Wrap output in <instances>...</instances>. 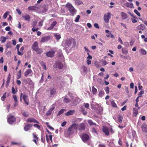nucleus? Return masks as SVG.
<instances>
[{
  "mask_svg": "<svg viewBox=\"0 0 147 147\" xmlns=\"http://www.w3.org/2000/svg\"><path fill=\"white\" fill-rule=\"evenodd\" d=\"M66 123L67 122L66 121L63 122L61 124V126L62 127L66 125Z\"/></svg>",
  "mask_w": 147,
  "mask_h": 147,
  "instance_id": "obj_61",
  "label": "nucleus"
},
{
  "mask_svg": "<svg viewBox=\"0 0 147 147\" xmlns=\"http://www.w3.org/2000/svg\"><path fill=\"white\" fill-rule=\"evenodd\" d=\"M32 49L36 52L37 54H40L43 52L42 49L39 48L38 42L35 41L32 46Z\"/></svg>",
  "mask_w": 147,
  "mask_h": 147,
  "instance_id": "obj_1",
  "label": "nucleus"
},
{
  "mask_svg": "<svg viewBox=\"0 0 147 147\" xmlns=\"http://www.w3.org/2000/svg\"><path fill=\"white\" fill-rule=\"evenodd\" d=\"M50 92V94L51 95H55L56 93V89L54 88H51Z\"/></svg>",
  "mask_w": 147,
  "mask_h": 147,
  "instance_id": "obj_21",
  "label": "nucleus"
},
{
  "mask_svg": "<svg viewBox=\"0 0 147 147\" xmlns=\"http://www.w3.org/2000/svg\"><path fill=\"white\" fill-rule=\"evenodd\" d=\"M105 90L107 94H108L109 93V91L108 87H106Z\"/></svg>",
  "mask_w": 147,
  "mask_h": 147,
  "instance_id": "obj_47",
  "label": "nucleus"
},
{
  "mask_svg": "<svg viewBox=\"0 0 147 147\" xmlns=\"http://www.w3.org/2000/svg\"><path fill=\"white\" fill-rule=\"evenodd\" d=\"M82 111L83 113V114L84 115H86L87 113V112L85 111L84 109V108H82Z\"/></svg>",
  "mask_w": 147,
  "mask_h": 147,
  "instance_id": "obj_50",
  "label": "nucleus"
},
{
  "mask_svg": "<svg viewBox=\"0 0 147 147\" xmlns=\"http://www.w3.org/2000/svg\"><path fill=\"white\" fill-rule=\"evenodd\" d=\"M6 40V38L5 37L2 36L1 37L0 40L2 43H4Z\"/></svg>",
  "mask_w": 147,
  "mask_h": 147,
  "instance_id": "obj_30",
  "label": "nucleus"
},
{
  "mask_svg": "<svg viewBox=\"0 0 147 147\" xmlns=\"http://www.w3.org/2000/svg\"><path fill=\"white\" fill-rule=\"evenodd\" d=\"M88 123L90 125H96V124L95 123H93L92 120H89L88 121Z\"/></svg>",
  "mask_w": 147,
  "mask_h": 147,
  "instance_id": "obj_36",
  "label": "nucleus"
},
{
  "mask_svg": "<svg viewBox=\"0 0 147 147\" xmlns=\"http://www.w3.org/2000/svg\"><path fill=\"white\" fill-rule=\"evenodd\" d=\"M121 16L122 19L123 20H125L126 19L127 17V15L125 13L123 12H122L121 13Z\"/></svg>",
  "mask_w": 147,
  "mask_h": 147,
  "instance_id": "obj_26",
  "label": "nucleus"
},
{
  "mask_svg": "<svg viewBox=\"0 0 147 147\" xmlns=\"http://www.w3.org/2000/svg\"><path fill=\"white\" fill-rule=\"evenodd\" d=\"M26 121L30 123L33 122L34 123H39V122L38 121L33 118H30L28 119Z\"/></svg>",
  "mask_w": 147,
  "mask_h": 147,
  "instance_id": "obj_13",
  "label": "nucleus"
},
{
  "mask_svg": "<svg viewBox=\"0 0 147 147\" xmlns=\"http://www.w3.org/2000/svg\"><path fill=\"white\" fill-rule=\"evenodd\" d=\"M86 63L88 65H90L91 64V62L90 60L88 59L86 61Z\"/></svg>",
  "mask_w": 147,
  "mask_h": 147,
  "instance_id": "obj_63",
  "label": "nucleus"
},
{
  "mask_svg": "<svg viewBox=\"0 0 147 147\" xmlns=\"http://www.w3.org/2000/svg\"><path fill=\"white\" fill-rule=\"evenodd\" d=\"M16 11L19 15H21V12L20 11V10L19 9H16Z\"/></svg>",
  "mask_w": 147,
  "mask_h": 147,
  "instance_id": "obj_58",
  "label": "nucleus"
},
{
  "mask_svg": "<svg viewBox=\"0 0 147 147\" xmlns=\"http://www.w3.org/2000/svg\"><path fill=\"white\" fill-rule=\"evenodd\" d=\"M32 126V124H27L24 127V129L26 131H27L30 130Z\"/></svg>",
  "mask_w": 147,
  "mask_h": 147,
  "instance_id": "obj_14",
  "label": "nucleus"
},
{
  "mask_svg": "<svg viewBox=\"0 0 147 147\" xmlns=\"http://www.w3.org/2000/svg\"><path fill=\"white\" fill-rule=\"evenodd\" d=\"M16 121V118L12 115L10 116L7 119V121L10 124H13Z\"/></svg>",
  "mask_w": 147,
  "mask_h": 147,
  "instance_id": "obj_7",
  "label": "nucleus"
},
{
  "mask_svg": "<svg viewBox=\"0 0 147 147\" xmlns=\"http://www.w3.org/2000/svg\"><path fill=\"white\" fill-rule=\"evenodd\" d=\"M84 105L85 108L88 109L89 108V105L88 103H84Z\"/></svg>",
  "mask_w": 147,
  "mask_h": 147,
  "instance_id": "obj_51",
  "label": "nucleus"
},
{
  "mask_svg": "<svg viewBox=\"0 0 147 147\" xmlns=\"http://www.w3.org/2000/svg\"><path fill=\"white\" fill-rule=\"evenodd\" d=\"M109 14L110 13H108V14L107 15H105L104 16V20L105 22H108L109 19Z\"/></svg>",
  "mask_w": 147,
  "mask_h": 147,
  "instance_id": "obj_23",
  "label": "nucleus"
},
{
  "mask_svg": "<svg viewBox=\"0 0 147 147\" xmlns=\"http://www.w3.org/2000/svg\"><path fill=\"white\" fill-rule=\"evenodd\" d=\"M8 13H9L8 11L6 12L3 15V18L4 19H5V18H6L7 17V16Z\"/></svg>",
  "mask_w": 147,
  "mask_h": 147,
  "instance_id": "obj_40",
  "label": "nucleus"
},
{
  "mask_svg": "<svg viewBox=\"0 0 147 147\" xmlns=\"http://www.w3.org/2000/svg\"><path fill=\"white\" fill-rule=\"evenodd\" d=\"M76 42L73 38L67 39L65 41V43L68 47H71V48H74L76 45Z\"/></svg>",
  "mask_w": 147,
  "mask_h": 147,
  "instance_id": "obj_2",
  "label": "nucleus"
},
{
  "mask_svg": "<svg viewBox=\"0 0 147 147\" xmlns=\"http://www.w3.org/2000/svg\"><path fill=\"white\" fill-rule=\"evenodd\" d=\"M16 83L18 85H20L21 84V82L19 80H17L16 81Z\"/></svg>",
  "mask_w": 147,
  "mask_h": 147,
  "instance_id": "obj_62",
  "label": "nucleus"
},
{
  "mask_svg": "<svg viewBox=\"0 0 147 147\" xmlns=\"http://www.w3.org/2000/svg\"><path fill=\"white\" fill-rule=\"evenodd\" d=\"M123 119V118L119 116L118 118V121L120 123H121L122 121V120Z\"/></svg>",
  "mask_w": 147,
  "mask_h": 147,
  "instance_id": "obj_54",
  "label": "nucleus"
},
{
  "mask_svg": "<svg viewBox=\"0 0 147 147\" xmlns=\"http://www.w3.org/2000/svg\"><path fill=\"white\" fill-rule=\"evenodd\" d=\"M10 28L9 26H7V27L5 28V30L6 31H9L10 30Z\"/></svg>",
  "mask_w": 147,
  "mask_h": 147,
  "instance_id": "obj_57",
  "label": "nucleus"
},
{
  "mask_svg": "<svg viewBox=\"0 0 147 147\" xmlns=\"http://www.w3.org/2000/svg\"><path fill=\"white\" fill-rule=\"evenodd\" d=\"M22 17L27 22H29L30 21V17L29 15L26 14L25 16H22Z\"/></svg>",
  "mask_w": 147,
  "mask_h": 147,
  "instance_id": "obj_18",
  "label": "nucleus"
},
{
  "mask_svg": "<svg viewBox=\"0 0 147 147\" xmlns=\"http://www.w3.org/2000/svg\"><path fill=\"white\" fill-rule=\"evenodd\" d=\"M125 5L127 7L132 8H134L133 4L132 3L127 2L125 4Z\"/></svg>",
  "mask_w": 147,
  "mask_h": 147,
  "instance_id": "obj_20",
  "label": "nucleus"
},
{
  "mask_svg": "<svg viewBox=\"0 0 147 147\" xmlns=\"http://www.w3.org/2000/svg\"><path fill=\"white\" fill-rule=\"evenodd\" d=\"M75 4L77 5H80L83 4V2L81 0H75Z\"/></svg>",
  "mask_w": 147,
  "mask_h": 147,
  "instance_id": "obj_27",
  "label": "nucleus"
},
{
  "mask_svg": "<svg viewBox=\"0 0 147 147\" xmlns=\"http://www.w3.org/2000/svg\"><path fill=\"white\" fill-rule=\"evenodd\" d=\"M22 115L24 117H27L29 116L28 113L26 111L22 113Z\"/></svg>",
  "mask_w": 147,
  "mask_h": 147,
  "instance_id": "obj_38",
  "label": "nucleus"
},
{
  "mask_svg": "<svg viewBox=\"0 0 147 147\" xmlns=\"http://www.w3.org/2000/svg\"><path fill=\"white\" fill-rule=\"evenodd\" d=\"M144 93V91L142 90L139 93L138 95L139 96H141V95L143 94Z\"/></svg>",
  "mask_w": 147,
  "mask_h": 147,
  "instance_id": "obj_59",
  "label": "nucleus"
},
{
  "mask_svg": "<svg viewBox=\"0 0 147 147\" xmlns=\"http://www.w3.org/2000/svg\"><path fill=\"white\" fill-rule=\"evenodd\" d=\"M23 98L26 105H28L29 104V99L28 96L25 94H24L23 95Z\"/></svg>",
  "mask_w": 147,
  "mask_h": 147,
  "instance_id": "obj_9",
  "label": "nucleus"
},
{
  "mask_svg": "<svg viewBox=\"0 0 147 147\" xmlns=\"http://www.w3.org/2000/svg\"><path fill=\"white\" fill-rule=\"evenodd\" d=\"M142 129L143 132L147 133V125L146 124H143L142 125Z\"/></svg>",
  "mask_w": 147,
  "mask_h": 147,
  "instance_id": "obj_15",
  "label": "nucleus"
},
{
  "mask_svg": "<svg viewBox=\"0 0 147 147\" xmlns=\"http://www.w3.org/2000/svg\"><path fill=\"white\" fill-rule=\"evenodd\" d=\"M102 131L105 133V135L108 136L109 134V130L108 128L105 126H103L102 127Z\"/></svg>",
  "mask_w": 147,
  "mask_h": 147,
  "instance_id": "obj_10",
  "label": "nucleus"
},
{
  "mask_svg": "<svg viewBox=\"0 0 147 147\" xmlns=\"http://www.w3.org/2000/svg\"><path fill=\"white\" fill-rule=\"evenodd\" d=\"M104 94L105 93L103 90H100L98 94V96L100 97H102Z\"/></svg>",
  "mask_w": 147,
  "mask_h": 147,
  "instance_id": "obj_33",
  "label": "nucleus"
},
{
  "mask_svg": "<svg viewBox=\"0 0 147 147\" xmlns=\"http://www.w3.org/2000/svg\"><path fill=\"white\" fill-rule=\"evenodd\" d=\"M50 38L49 36H43L41 38L40 40L41 42H44L48 41Z\"/></svg>",
  "mask_w": 147,
  "mask_h": 147,
  "instance_id": "obj_12",
  "label": "nucleus"
},
{
  "mask_svg": "<svg viewBox=\"0 0 147 147\" xmlns=\"http://www.w3.org/2000/svg\"><path fill=\"white\" fill-rule=\"evenodd\" d=\"M75 112L74 110H70L65 113V115L66 116H69L73 115Z\"/></svg>",
  "mask_w": 147,
  "mask_h": 147,
  "instance_id": "obj_16",
  "label": "nucleus"
},
{
  "mask_svg": "<svg viewBox=\"0 0 147 147\" xmlns=\"http://www.w3.org/2000/svg\"><path fill=\"white\" fill-rule=\"evenodd\" d=\"M62 98H63V101L65 103L67 104L71 101V100L67 97H63Z\"/></svg>",
  "mask_w": 147,
  "mask_h": 147,
  "instance_id": "obj_19",
  "label": "nucleus"
},
{
  "mask_svg": "<svg viewBox=\"0 0 147 147\" xmlns=\"http://www.w3.org/2000/svg\"><path fill=\"white\" fill-rule=\"evenodd\" d=\"M82 68L83 70V71L84 72H86L87 70V68L85 66H84L82 67Z\"/></svg>",
  "mask_w": 147,
  "mask_h": 147,
  "instance_id": "obj_56",
  "label": "nucleus"
},
{
  "mask_svg": "<svg viewBox=\"0 0 147 147\" xmlns=\"http://www.w3.org/2000/svg\"><path fill=\"white\" fill-rule=\"evenodd\" d=\"M55 52L54 51L51 50L46 53V56L51 58L53 57L55 55Z\"/></svg>",
  "mask_w": 147,
  "mask_h": 147,
  "instance_id": "obj_6",
  "label": "nucleus"
},
{
  "mask_svg": "<svg viewBox=\"0 0 147 147\" xmlns=\"http://www.w3.org/2000/svg\"><path fill=\"white\" fill-rule=\"evenodd\" d=\"M92 92L93 94H95L97 92V90L94 86L92 87Z\"/></svg>",
  "mask_w": 147,
  "mask_h": 147,
  "instance_id": "obj_28",
  "label": "nucleus"
},
{
  "mask_svg": "<svg viewBox=\"0 0 147 147\" xmlns=\"http://www.w3.org/2000/svg\"><path fill=\"white\" fill-rule=\"evenodd\" d=\"M17 92V90H16L14 87H12L11 88V92L13 94H15Z\"/></svg>",
  "mask_w": 147,
  "mask_h": 147,
  "instance_id": "obj_37",
  "label": "nucleus"
},
{
  "mask_svg": "<svg viewBox=\"0 0 147 147\" xmlns=\"http://www.w3.org/2000/svg\"><path fill=\"white\" fill-rule=\"evenodd\" d=\"M86 126L84 123H80L78 126L77 129L80 131L84 130L85 129Z\"/></svg>",
  "mask_w": 147,
  "mask_h": 147,
  "instance_id": "obj_8",
  "label": "nucleus"
},
{
  "mask_svg": "<svg viewBox=\"0 0 147 147\" xmlns=\"http://www.w3.org/2000/svg\"><path fill=\"white\" fill-rule=\"evenodd\" d=\"M12 97L14 100V101H16V102H17V101H18L17 99V97L16 95H13L12 96Z\"/></svg>",
  "mask_w": 147,
  "mask_h": 147,
  "instance_id": "obj_45",
  "label": "nucleus"
},
{
  "mask_svg": "<svg viewBox=\"0 0 147 147\" xmlns=\"http://www.w3.org/2000/svg\"><path fill=\"white\" fill-rule=\"evenodd\" d=\"M55 107L54 104L52 106V107L49 109L46 113V115L47 116L50 115L52 113L53 110L55 109Z\"/></svg>",
  "mask_w": 147,
  "mask_h": 147,
  "instance_id": "obj_11",
  "label": "nucleus"
},
{
  "mask_svg": "<svg viewBox=\"0 0 147 147\" xmlns=\"http://www.w3.org/2000/svg\"><path fill=\"white\" fill-rule=\"evenodd\" d=\"M34 126L35 127L37 128L38 129H40V126L37 124H34Z\"/></svg>",
  "mask_w": 147,
  "mask_h": 147,
  "instance_id": "obj_52",
  "label": "nucleus"
},
{
  "mask_svg": "<svg viewBox=\"0 0 147 147\" xmlns=\"http://www.w3.org/2000/svg\"><path fill=\"white\" fill-rule=\"evenodd\" d=\"M141 53L143 55H145L146 54V51L144 49H142L141 50Z\"/></svg>",
  "mask_w": 147,
  "mask_h": 147,
  "instance_id": "obj_49",
  "label": "nucleus"
},
{
  "mask_svg": "<svg viewBox=\"0 0 147 147\" xmlns=\"http://www.w3.org/2000/svg\"><path fill=\"white\" fill-rule=\"evenodd\" d=\"M134 12L138 16H140V13L138 11V10L135 9L134 10Z\"/></svg>",
  "mask_w": 147,
  "mask_h": 147,
  "instance_id": "obj_42",
  "label": "nucleus"
},
{
  "mask_svg": "<svg viewBox=\"0 0 147 147\" xmlns=\"http://www.w3.org/2000/svg\"><path fill=\"white\" fill-rule=\"evenodd\" d=\"M57 22L56 21H53L51 24V26L47 28V30H51L52 29L54 26H55L57 24Z\"/></svg>",
  "mask_w": 147,
  "mask_h": 147,
  "instance_id": "obj_17",
  "label": "nucleus"
},
{
  "mask_svg": "<svg viewBox=\"0 0 147 147\" xmlns=\"http://www.w3.org/2000/svg\"><path fill=\"white\" fill-rule=\"evenodd\" d=\"M13 43V45H15L16 44V41L15 40H12Z\"/></svg>",
  "mask_w": 147,
  "mask_h": 147,
  "instance_id": "obj_64",
  "label": "nucleus"
},
{
  "mask_svg": "<svg viewBox=\"0 0 147 147\" xmlns=\"http://www.w3.org/2000/svg\"><path fill=\"white\" fill-rule=\"evenodd\" d=\"M57 66L58 68L60 69H62L63 67V65L62 63H61L60 62H59L57 64Z\"/></svg>",
  "mask_w": 147,
  "mask_h": 147,
  "instance_id": "obj_29",
  "label": "nucleus"
},
{
  "mask_svg": "<svg viewBox=\"0 0 147 147\" xmlns=\"http://www.w3.org/2000/svg\"><path fill=\"white\" fill-rule=\"evenodd\" d=\"M41 66L44 69L46 70L47 69L45 63L42 62L41 63Z\"/></svg>",
  "mask_w": 147,
  "mask_h": 147,
  "instance_id": "obj_34",
  "label": "nucleus"
},
{
  "mask_svg": "<svg viewBox=\"0 0 147 147\" xmlns=\"http://www.w3.org/2000/svg\"><path fill=\"white\" fill-rule=\"evenodd\" d=\"M6 92L4 93L3 96L1 97V100L3 101L5 100L6 97Z\"/></svg>",
  "mask_w": 147,
  "mask_h": 147,
  "instance_id": "obj_31",
  "label": "nucleus"
},
{
  "mask_svg": "<svg viewBox=\"0 0 147 147\" xmlns=\"http://www.w3.org/2000/svg\"><path fill=\"white\" fill-rule=\"evenodd\" d=\"M118 41L120 42L121 44H123L122 41L120 37L118 39Z\"/></svg>",
  "mask_w": 147,
  "mask_h": 147,
  "instance_id": "obj_60",
  "label": "nucleus"
},
{
  "mask_svg": "<svg viewBox=\"0 0 147 147\" xmlns=\"http://www.w3.org/2000/svg\"><path fill=\"white\" fill-rule=\"evenodd\" d=\"M11 47V42H9L7 44L6 47L7 48H8Z\"/></svg>",
  "mask_w": 147,
  "mask_h": 147,
  "instance_id": "obj_39",
  "label": "nucleus"
},
{
  "mask_svg": "<svg viewBox=\"0 0 147 147\" xmlns=\"http://www.w3.org/2000/svg\"><path fill=\"white\" fill-rule=\"evenodd\" d=\"M18 101H15V102L13 104V106L15 107H16L18 106Z\"/></svg>",
  "mask_w": 147,
  "mask_h": 147,
  "instance_id": "obj_53",
  "label": "nucleus"
},
{
  "mask_svg": "<svg viewBox=\"0 0 147 147\" xmlns=\"http://www.w3.org/2000/svg\"><path fill=\"white\" fill-rule=\"evenodd\" d=\"M122 51L124 54H127L128 53V50L125 48H123L122 49Z\"/></svg>",
  "mask_w": 147,
  "mask_h": 147,
  "instance_id": "obj_35",
  "label": "nucleus"
},
{
  "mask_svg": "<svg viewBox=\"0 0 147 147\" xmlns=\"http://www.w3.org/2000/svg\"><path fill=\"white\" fill-rule=\"evenodd\" d=\"M11 78V76L10 73H9L7 78V81L6 82V84L7 85H8L10 83V81Z\"/></svg>",
  "mask_w": 147,
  "mask_h": 147,
  "instance_id": "obj_24",
  "label": "nucleus"
},
{
  "mask_svg": "<svg viewBox=\"0 0 147 147\" xmlns=\"http://www.w3.org/2000/svg\"><path fill=\"white\" fill-rule=\"evenodd\" d=\"M126 106H124L121 109V110L122 111H124L126 109Z\"/></svg>",
  "mask_w": 147,
  "mask_h": 147,
  "instance_id": "obj_55",
  "label": "nucleus"
},
{
  "mask_svg": "<svg viewBox=\"0 0 147 147\" xmlns=\"http://www.w3.org/2000/svg\"><path fill=\"white\" fill-rule=\"evenodd\" d=\"M78 124L74 123L72 124L68 129L67 133L69 135L72 134L74 133L75 130H76L77 129Z\"/></svg>",
  "mask_w": 147,
  "mask_h": 147,
  "instance_id": "obj_4",
  "label": "nucleus"
},
{
  "mask_svg": "<svg viewBox=\"0 0 147 147\" xmlns=\"http://www.w3.org/2000/svg\"><path fill=\"white\" fill-rule=\"evenodd\" d=\"M65 110V109H61L58 112V115H60L63 114L64 112V111Z\"/></svg>",
  "mask_w": 147,
  "mask_h": 147,
  "instance_id": "obj_41",
  "label": "nucleus"
},
{
  "mask_svg": "<svg viewBox=\"0 0 147 147\" xmlns=\"http://www.w3.org/2000/svg\"><path fill=\"white\" fill-rule=\"evenodd\" d=\"M92 133H95L96 134H97V132L96 131V130L94 128H93L92 129Z\"/></svg>",
  "mask_w": 147,
  "mask_h": 147,
  "instance_id": "obj_48",
  "label": "nucleus"
},
{
  "mask_svg": "<svg viewBox=\"0 0 147 147\" xmlns=\"http://www.w3.org/2000/svg\"><path fill=\"white\" fill-rule=\"evenodd\" d=\"M102 64V65H105L107 64V62L105 60H103L101 61Z\"/></svg>",
  "mask_w": 147,
  "mask_h": 147,
  "instance_id": "obj_46",
  "label": "nucleus"
},
{
  "mask_svg": "<svg viewBox=\"0 0 147 147\" xmlns=\"http://www.w3.org/2000/svg\"><path fill=\"white\" fill-rule=\"evenodd\" d=\"M38 8L35 6H29L28 7V9L29 10H36Z\"/></svg>",
  "mask_w": 147,
  "mask_h": 147,
  "instance_id": "obj_22",
  "label": "nucleus"
},
{
  "mask_svg": "<svg viewBox=\"0 0 147 147\" xmlns=\"http://www.w3.org/2000/svg\"><path fill=\"white\" fill-rule=\"evenodd\" d=\"M54 36L57 40H59L61 38V36L59 35L55 34Z\"/></svg>",
  "mask_w": 147,
  "mask_h": 147,
  "instance_id": "obj_44",
  "label": "nucleus"
},
{
  "mask_svg": "<svg viewBox=\"0 0 147 147\" xmlns=\"http://www.w3.org/2000/svg\"><path fill=\"white\" fill-rule=\"evenodd\" d=\"M81 138L82 140L84 142H86L89 139V136L86 133L83 134Z\"/></svg>",
  "mask_w": 147,
  "mask_h": 147,
  "instance_id": "obj_5",
  "label": "nucleus"
},
{
  "mask_svg": "<svg viewBox=\"0 0 147 147\" xmlns=\"http://www.w3.org/2000/svg\"><path fill=\"white\" fill-rule=\"evenodd\" d=\"M32 72V70L31 69H28L24 73V76L26 77L27 76L30 74L31 72Z\"/></svg>",
  "mask_w": 147,
  "mask_h": 147,
  "instance_id": "obj_25",
  "label": "nucleus"
},
{
  "mask_svg": "<svg viewBox=\"0 0 147 147\" xmlns=\"http://www.w3.org/2000/svg\"><path fill=\"white\" fill-rule=\"evenodd\" d=\"M65 7L69 11L70 13L72 16H74L76 13L77 10L71 4L67 3L65 5Z\"/></svg>",
  "mask_w": 147,
  "mask_h": 147,
  "instance_id": "obj_3",
  "label": "nucleus"
},
{
  "mask_svg": "<svg viewBox=\"0 0 147 147\" xmlns=\"http://www.w3.org/2000/svg\"><path fill=\"white\" fill-rule=\"evenodd\" d=\"M80 18V16L79 15H78L77 16L75 20V21L76 22H78L79 21Z\"/></svg>",
  "mask_w": 147,
  "mask_h": 147,
  "instance_id": "obj_43",
  "label": "nucleus"
},
{
  "mask_svg": "<svg viewBox=\"0 0 147 147\" xmlns=\"http://www.w3.org/2000/svg\"><path fill=\"white\" fill-rule=\"evenodd\" d=\"M111 104L112 106L115 108H117V106L116 104L113 101H112L111 102Z\"/></svg>",
  "mask_w": 147,
  "mask_h": 147,
  "instance_id": "obj_32",
  "label": "nucleus"
}]
</instances>
